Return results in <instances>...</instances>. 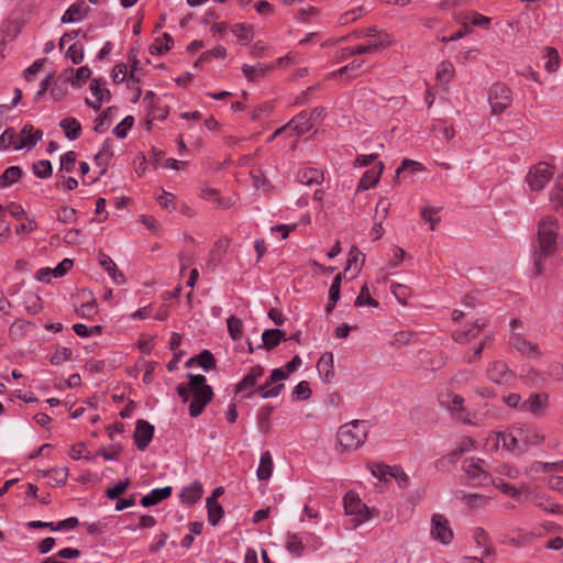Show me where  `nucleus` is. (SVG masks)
<instances>
[{
  "label": "nucleus",
  "mask_w": 563,
  "mask_h": 563,
  "mask_svg": "<svg viewBox=\"0 0 563 563\" xmlns=\"http://www.w3.org/2000/svg\"><path fill=\"white\" fill-rule=\"evenodd\" d=\"M187 377L189 379L188 384H179L177 386V394L184 401L189 399L190 394L192 395L189 413L196 418L202 413L205 407L211 401L213 391L211 386L207 384L203 375L189 373Z\"/></svg>",
  "instance_id": "nucleus-1"
},
{
  "label": "nucleus",
  "mask_w": 563,
  "mask_h": 563,
  "mask_svg": "<svg viewBox=\"0 0 563 563\" xmlns=\"http://www.w3.org/2000/svg\"><path fill=\"white\" fill-rule=\"evenodd\" d=\"M369 428L365 421L354 420L350 423H345L339 428L338 442L339 445L345 452H352L357 450L364 444Z\"/></svg>",
  "instance_id": "nucleus-2"
},
{
  "label": "nucleus",
  "mask_w": 563,
  "mask_h": 563,
  "mask_svg": "<svg viewBox=\"0 0 563 563\" xmlns=\"http://www.w3.org/2000/svg\"><path fill=\"white\" fill-rule=\"evenodd\" d=\"M343 507L346 516H354V527H358L372 517L368 507L362 503L358 495L352 490L345 494L343 498Z\"/></svg>",
  "instance_id": "nucleus-3"
},
{
  "label": "nucleus",
  "mask_w": 563,
  "mask_h": 563,
  "mask_svg": "<svg viewBox=\"0 0 563 563\" xmlns=\"http://www.w3.org/2000/svg\"><path fill=\"white\" fill-rule=\"evenodd\" d=\"M553 167L550 164L539 162L529 169L526 176V184L532 191H540L544 189L547 184L553 177Z\"/></svg>",
  "instance_id": "nucleus-4"
},
{
  "label": "nucleus",
  "mask_w": 563,
  "mask_h": 563,
  "mask_svg": "<svg viewBox=\"0 0 563 563\" xmlns=\"http://www.w3.org/2000/svg\"><path fill=\"white\" fill-rule=\"evenodd\" d=\"M441 406L445 407L452 417L466 424H471V413L464 408V398L460 395L446 393L440 397Z\"/></svg>",
  "instance_id": "nucleus-5"
},
{
  "label": "nucleus",
  "mask_w": 563,
  "mask_h": 563,
  "mask_svg": "<svg viewBox=\"0 0 563 563\" xmlns=\"http://www.w3.org/2000/svg\"><path fill=\"white\" fill-rule=\"evenodd\" d=\"M511 91L504 84H495L488 92V102L493 113L499 114L511 104Z\"/></svg>",
  "instance_id": "nucleus-6"
},
{
  "label": "nucleus",
  "mask_w": 563,
  "mask_h": 563,
  "mask_svg": "<svg viewBox=\"0 0 563 563\" xmlns=\"http://www.w3.org/2000/svg\"><path fill=\"white\" fill-rule=\"evenodd\" d=\"M559 222L552 216H547L538 223L540 246H555L558 242Z\"/></svg>",
  "instance_id": "nucleus-7"
},
{
  "label": "nucleus",
  "mask_w": 563,
  "mask_h": 563,
  "mask_svg": "<svg viewBox=\"0 0 563 563\" xmlns=\"http://www.w3.org/2000/svg\"><path fill=\"white\" fill-rule=\"evenodd\" d=\"M264 367L262 365H254L252 366L249 372L244 375V377L235 385V393H244L247 391L245 395L246 398L253 397L255 394H258V390L256 388V385L258 380L264 375Z\"/></svg>",
  "instance_id": "nucleus-8"
},
{
  "label": "nucleus",
  "mask_w": 563,
  "mask_h": 563,
  "mask_svg": "<svg viewBox=\"0 0 563 563\" xmlns=\"http://www.w3.org/2000/svg\"><path fill=\"white\" fill-rule=\"evenodd\" d=\"M430 534L433 540L439 541L442 544L446 545L452 542L454 534L450 527V522L444 515L434 514L431 517Z\"/></svg>",
  "instance_id": "nucleus-9"
},
{
  "label": "nucleus",
  "mask_w": 563,
  "mask_h": 563,
  "mask_svg": "<svg viewBox=\"0 0 563 563\" xmlns=\"http://www.w3.org/2000/svg\"><path fill=\"white\" fill-rule=\"evenodd\" d=\"M287 378V373H284L282 368H275L272 371L269 377L266 379V382L257 387L258 394L262 398H275L279 396L282 390L284 389V384H276L272 386L275 383H278L280 380H284Z\"/></svg>",
  "instance_id": "nucleus-10"
},
{
  "label": "nucleus",
  "mask_w": 563,
  "mask_h": 563,
  "mask_svg": "<svg viewBox=\"0 0 563 563\" xmlns=\"http://www.w3.org/2000/svg\"><path fill=\"white\" fill-rule=\"evenodd\" d=\"M311 128V117L308 115L306 112H300L298 115L294 117L287 124L277 129L271 136V140H273L276 135L283 132H294L296 136H300L308 132Z\"/></svg>",
  "instance_id": "nucleus-11"
},
{
  "label": "nucleus",
  "mask_w": 563,
  "mask_h": 563,
  "mask_svg": "<svg viewBox=\"0 0 563 563\" xmlns=\"http://www.w3.org/2000/svg\"><path fill=\"white\" fill-rule=\"evenodd\" d=\"M486 375L489 380L499 385L509 384L515 377V374L503 361H494L489 363Z\"/></svg>",
  "instance_id": "nucleus-12"
},
{
  "label": "nucleus",
  "mask_w": 563,
  "mask_h": 563,
  "mask_svg": "<svg viewBox=\"0 0 563 563\" xmlns=\"http://www.w3.org/2000/svg\"><path fill=\"white\" fill-rule=\"evenodd\" d=\"M463 470L471 479L479 484L489 478L486 462L482 459L472 457L466 460L463 464Z\"/></svg>",
  "instance_id": "nucleus-13"
},
{
  "label": "nucleus",
  "mask_w": 563,
  "mask_h": 563,
  "mask_svg": "<svg viewBox=\"0 0 563 563\" xmlns=\"http://www.w3.org/2000/svg\"><path fill=\"white\" fill-rule=\"evenodd\" d=\"M549 395L547 393H533L525 400L523 412H530L534 417H541L548 407Z\"/></svg>",
  "instance_id": "nucleus-14"
},
{
  "label": "nucleus",
  "mask_w": 563,
  "mask_h": 563,
  "mask_svg": "<svg viewBox=\"0 0 563 563\" xmlns=\"http://www.w3.org/2000/svg\"><path fill=\"white\" fill-rule=\"evenodd\" d=\"M90 8L84 2L78 1L68 7L62 15V23H79L86 20L90 14Z\"/></svg>",
  "instance_id": "nucleus-15"
},
{
  "label": "nucleus",
  "mask_w": 563,
  "mask_h": 563,
  "mask_svg": "<svg viewBox=\"0 0 563 563\" xmlns=\"http://www.w3.org/2000/svg\"><path fill=\"white\" fill-rule=\"evenodd\" d=\"M33 147L34 142H29L26 144L19 143V135L12 128L4 130L0 136L1 151H20L23 148L31 150Z\"/></svg>",
  "instance_id": "nucleus-16"
},
{
  "label": "nucleus",
  "mask_w": 563,
  "mask_h": 563,
  "mask_svg": "<svg viewBox=\"0 0 563 563\" xmlns=\"http://www.w3.org/2000/svg\"><path fill=\"white\" fill-rule=\"evenodd\" d=\"M154 435V427L145 421L139 420L134 431V441L139 450L144 451L151 443Z\"/></svg>",
  "instance_id": "nucleus-17"
},
{
  "label": "nucleus",
  "mask_w": 563,
  "mask_h": 563,
  "mask_svg": "<svg viewBox=\"0 0 563 563\" xmlns=\"http://www.w3.org/2000/svg\"><path fill=\"white\" fill-rule=\"evenodd\" d=\"M510 345L523 355L540 356L538 344L527 341L522 335L512 333L509 338Z\"/></svg>",
  "instance_id": "nucleus-18"
},
{
  "label": "nucleus",
  "mask_w": 563,
  "mask_h": 563,
  "mask_svg": "<svg viewBox=\"0 0 563 563\" xmlns=\"http://www.w3.org/2000/svg\"><path fill=\"white\" fill-rule=\"evenodd\" d=\"M384 170V164L378 162L371 169H367L361 177L357 190H368L377 185Z\"/></svg>",
  "instance_id": "nucleus-19"
},
{
  "label": "nucleus",
  "mask_w": 563,
  "mask_h": 563,
  "mask_svg": "<svg viewBox=\"0 0 563 563\" xmlns=\"http://www.w3.org/2000/svg\"><path fill=\"white\" fill-rule=\"evenodd\" d=\"M530 500L534 506L549 514H563V506L554 503L552 498L543 493H532Z\"/></svg>",
  "instance_id": "nucleus-20"
},
{
  "label": "nucleus",
  "mask_w": 563,
  "mask_h": 563,
  "mask_svg": "<svg viewBox=\"0 0 563 563\" xmlns=\"http://www.w3.org/2000/svg\"><path fill=\"white\" fill-rule=\"evenodd\" d=\"M297 179L300 184L311 187L321 185L324 180L323 172L314 167H305L299 169Z\"/></svg>",
  "instance_id": "nucleus-21"
},
{
  "label": "nucleus",
  "mask_w": 563,
  "mask_h": 563,
  "mask_svg": "<svg viewBox=\"0 0 563 563\" xmlns=\"http://www.w3.org/2000/svg\"><path fill=\"white\" fill-rule=\"evenodd\" d=\"M272 69L267 64L257 63L255 65L243 64L241 67L242 74L249 82H256L264 78Z\"/></svg>",
  "instance_id": "nucleus-22"
},
{
  "label": "nucleus",
  "mask_w": 563,
  "mask_h": 563,
  "mask_svg": "<svg viewBox=\"0 0 563 563\" xmlns=\"http://www.w3.org/2000/svg\"><path fill=\"white\" fill-rule=\"evenodd\" d=\"M364 262L365 255L360 251V249H351L347 255L344 274H350V278L356 277Z\"/></svg>",
  "instance_id": "nucleus-23"
},
{
  "label": "nucleus",
  "mask_w": 563,
  "mask_h": 563,
  "mask_svg": "<svg viewBox=\"0 0 563 563\" xmlns=\"http://www.w3.org/2000/svg\"><path fill=\"white\" fill-rule=\"evenodd\" d=\"M486 320L478 319L475 323L471 324L466 330L455 331L453 339L457 343H466L478 336L482 329L486 327Z\"/></svg>",
  "instance_id": "nucleus-24"
},
{
  "label": "nucleus",
  "mask_w": 563,
  "mask_h": 563,
  "mask_svg": "<svg viewBox=\"0 0 563 563\" xmlns=\"http://www.w3.org/2000/svg\"><path fill=\"white\" fill-rule=\"evenodd\" d=\"M503 442V446L508 451L523 452L525 448L521 444L520 437L518 435V429L510 432H500L496 434V445Z\"/></svg>",
  "instance_id": "nucleus-25"
},
{
  "label": "nucleus",
  "mask_w": 563,
  "mask_h": 563,
  "mask_svg": "<svg viewBox=\"0 0 563 563\" xmlns=\"http://www.w3.org/2000/svg\"><path fill=\"white\" fill-rule=\"evenodd\" d=\"M202 494V485L199 482H194L183 487V489L179 493V499L183 504L191 506L201 498Z\"/></svg>",
  "instance_id": "nucleus-26"
},
{
  "label": "nucleus",
  "mask_w": 563,
  "mask_h": 563,
  "mask_svg": "<svg viewBox=\"0 0 563 563\" xmlns=\"http://www.w3.org/2000/svg\"><path fill=\"white\" fill-rule=\"evenodd\" d=\"M317 369L324 382H331L334 377V362L332 353H324L321 355L317 363Z\"/></svg>",
  "instance_id": "nucleus-27"
},
{
  "label": "nucleus",
  "mask_w": 563,
  "mask_h": 563,
  "mask_svg": "<svg viewBox=\"0 0 563 563\" xmlns=\"http://www.w3.org/2000/svg\"><path fill=\"white\" fill-rule=\"evenodd\" d=\"M59 126L69 141L77 140L81 134V124L76 118L67 117L60 120Z\"/></svg>",
  "instance_id": "nucleus-28"
},
{
  "label": "nucleus",
  "mask_w": 563,
  "mask_h": 563,
  "mask_svg": "<svg viewBox=\"0 0 563 563\" xmlns=\"http://www.w3.org/2000/svg\"><path fill=\"white\" fill-rule=\"evenodd\" d=\"M274 470V462L269 451L262 453L260 464L256 471V476L260 481H267Z\"/></svg>",
  "instance_id": "nucleus-29"
},
{
  "label": "nucleus",
  "mask_w": 563,
  "mask_h": 563,
  "mask_svg": "<svg viewBox=\"0 0 563 563\" xmlns=\"http://www.w3.org/2000/svg\"><path fill=\"white\" fill-rule=\"evenodd\" d=\"M100 265L108 272L109 276L113 279L115 284H123L125 278L123 274L117 268L115 263L112 258L103 253L99 254Z\"/></svg>",
  "instance_id": "nucleus-30"
},
{
  "label": "nucleus",
  "mask_w": 563,
  "mask_h": 563,
  "mask_svg": "<svg viewBox=\"0 0 563 563\" xmlns=\"http://www.w3.org/2000/svg\"><path fill=\"white\" fill-rule=\"evenodd\" d=\"M172 495V487L166 486L163 488H155L148 495L141 499L143 507H150L158 504L159 501L168 498Z\"/></svg>",
  "instance_id": "nucleus-31"
},
{
  "label": "nucleus",
  "mask_w": 563,
  "mask_h": 563,
  "mask_svg": "<svg viewBox=\"0 0 563 563\" xmlns=\"http://www.w3.org/2000/svg\"><path fill=\"white\" fill-rule=\"evenodd\" d=\"M282 340H285V332L279 329L265 330L262 334V345L267 350H272L279 344Z\"/></svg>",
  "instance_id": "nucleus-32"
},
{
  "label": "nucleus",
  "mask_w": 563,
  "mask_h": 563,
  "mask_svg": "<svg viewBox=\"0 0 563 563\" xmlns=\"http://www.w3.org/2000/svg\"><path fill=\"white\" fill-rule=\"evenodd\" d=\"M550 201L555 210L563 209V174L558 176L550 192Z\"/></svg>",
  "instance_id": "nucleus-33"
},
{
  "label": "nucleus",
  "mask_w": 563,
  "mask_h": 563,
  "mask_svg": "<svg viewBox=\"0 0 563 563\" xmlns=\"http://www.w3.org/2000/svg\"><path fill=\"white\" fill-rule=\"evenodd\" d=\"M231 31L242 45H247L254 36L253 27L246 23H236L232 26Z\"/></svg>",
  "instance_id": "nucleus-34"
},
{
  "label": "nucleus",
  "mask_w": 563,
  "mask_h": 563,
  "mask_svg": "<svg viewBox=\"0 0 563 563\" xmlns=\"http://www.w3.org/2000/svg\"><path fill=\"white\" fill-rule=\"evenodd\" d=\"M286 549L292 556L298 558L303 554L306 545L298 534L289 532L286 537Z\"/></svg>",
  "instance_id": "nucleus-35"
},
{
  "label": "nucleus",
  "mask_w": 563,
  "mask_h": 563,
  "mask_svg": "<svg viewBox=\"0 0 563 563\" xmlns=\"http://www.w3.org/2000/svg\"><path fill=\"white\" fill-rule=\"evenodd\" d=\"M455 73L454 66L450 60L441 62L437 67L435 77L441 85H448Z\"/></svg>",
  "instance_id": "nucleus-36"
},
{
  "label": "nucleus",
  "mask_w": 563,
  "mask_h": 563,
  "mask_svg": "<svg viewBox=\"0 0 563 563\" xmlns=\"http://www.w3.org/2000/svg\"><path fill=\"white\" fill-rule=\"evenodd\" d=\"M22 176V169L19 166L8 167L0 176V188L4 189L15 184Z\"/></svg>",
  "instance_id": "nucleus-37"
},
{
  "label": "nucleus",
  "mask_w": 563,
  "mask_h": 563,
  "mask_svg": "<svg viewBox=\"0 0 563 563\" xmlns=\"http://www.w3.org/2000/svg\"><path fill=\"white\" fill-rule=\"evenodd\" d=\"M194 363H198L206 371L216 366V360L209 350H203L199 355L191 357L187 361L186 365L191 366Z\"/></svg>",
  "instance_id": "nucleus-38"
},
{
  "label": "nucleus",
  "mask_w": 563,
  "mask_h": 563,
  "mask_svg": "<svg viewBox=\"0 0 563 563\" xmlns=\"http://www.w3.org/2000/svg\"><path fill=\"white\" fill-rule=\"evenodd\" d=\"M43 132L38 129H35L31 124H26L21 130V133L19 135V143L26 144L29 142H34V146L37 144V142L42 139Z\"/></svg>",
  "instance_id": "nucleus-39"
},
{
  "label": "nucleus",
  "mask_w": 563,
  "mask_h": 563,
  "mask_svg": "<svg viewBox=\"0 0 563 563\" xmlns=\"http://www.w3.org/2000/svg\"><path fill=\"white\" fill-rule=\"evenodd\" d=\"M521 444L526 449L528 445H538L543 442V435L531 429H518Z\"/></svg>",
  "instance_id": "nucleus-40"
},
{
  "label": "nucleus",
  "mask_w": 563,
  "mask_h": 563,
  "mask_svg": "<svg viewBox=\"0 0 563 563\" xmlns=\"http://www.w3.org/2000/svg\"><path fill=\"white\" fill-rule=\"evenodd\" d=\"M474 540L478 547H483V556H493L496 554L495 549L488 544V534L483 528H476L474 531Z\"/></svg>",
  "instance_id": "nucleus-41"
},
{
  "label": "nucleus",
  "mask_w": 563,
  "mask_h": 563,
  "mask_svg": "<svg viewBox=\"0 0 563 563\" xmlns=\"http://www.w3.org/2000/svg\"><path fill=\"white\" fill-rule=\"evenodd\" d=\"M208 520L210 525L216 526L223 517V508L221 505L213 500V498H207Z\"/></svg>",
  "instance_id": "nucleus-42"
},
{
  "label": "nucleus",
  "mask_w": 563,
  "mask_h": 563,
  "mask_svg": "<svg viewBox=\"0 0 563 563\" xmlns=\"http://www.w3.org/2000/svg\"><path fill=\"white\" fill-rule=\"evenodd\" d=\"M114 110L113 107H109L107 108L106 110H103L95 120V126H93V130L96 133L98 134H102L104 133L110 124H111V119H110V113Z\"/></svg>",
  "instance_id": "nucleus-43"
},
{
  "label": "nucleus",
  "mask_w": 563,
  "mask_h": 563,
  "mask_svg": "<svg viewBox=\"0 0 563 563\" xmlns=\"http://www.w3.org/2000/svg\"><path fill=\"white\" fill-rule=\"evenodd\" d=\"M553 251L554 249H536L532 258L537 274H541L544 262L553 256Z\"/></svg>",
  "instance_id": "nucleus-44"
},
{
  "label": "nucleus",
  "mask_w": 563,
  "mask_h": 563,
  "mask_svg": "<svg viewBox=\"0 0 563 563\" xmlns=\"http://www.w3.org/2000/svg\"><path fill=\"white\" fill-rule=\"evenodd\" d=\"M89 90L95 98H100L106 101L111 100V93L109 89L103 87L102 79L92 78L89 85Z\"/></svg>",
  "instance_id": "nucleus-45"
},
{
  "label": "nucleus",
  "mask_w": 563,
  "mask_h": 563,
  "mask_svg": "<svg viewBox=\"0 0 563 563\" xmlns=\"http://www.w3.org/2000/svg\"><path fill=\"white\" fill-rule=\"evenodd\" d=\"M355 306L356 307L369 306V307L376 308L379 306V302L376 299L372 298L368 286L364 285L361 288L360 294L355 299Z\"/></svg>",
  "instance_id": "nucleus-46"
},
{
  "label": "nucleus",
  "mask_w": 563,
  "mask_h": 563,
  "mask_svg": "<svg viewBox=\"0 0 563 563\" xmlns=\"http://www.w3.org/2000/svg\"><path fill=\"white\" fill-rule=\"evenodd\" d=\"M543 57L545 58V69L549 73H554L560 65V57L558 51L553 47H547Z\"/></svg>",
  "instance_id": "nucleus-47"
},
{
  "label": "nucleus",
  "mask_w": 563,
  "mask_h": 563,
  "mask_svg": "<svg viewBox=\"0 0 563 563\" xmlns=\"http://www.w3.org/2000/svg\"><path fill=\"white\" fill-rule=\"evenodd\" d=\"M48 484L51 486H63L68 478V468L66 467H54L52 474L48 477Z\"/></svg>",
  "instance_id": "nucleus-48"
},
{
  "label": "nucleus",
  "mask_w": 563,
  "mask_h": 563,
  "mask_svg": "<svg viewBox=\"0 0 563 563\" xmlns=\"http://www.w3.org/2000/svg\"><path fill=\"white\" fill-rule=\"evenodd\" d=\"M364 14H365L364 8L363 7H356V8H353L351 10L344 12L343 14H341L339 16L338 23L340 25H346L349 23H352V22L358 20Z\"/></svg>",
  "instance_id": "nucleus-49"
},
{
  "label": "nucleus",
  "mask_w": 563,
  "mask_h": 563,
  "mask_svg": "<svg viewBox=\"0 0 563 563\" xmlns=\"http://www.w3.org/2000/svg\"><path fill=\"white\" fill-rule=\"evenodd\" d=\"M66 57L69 58L73 64L78 65L84 60L85 51L84 46L80 43H74L69 45L66 51Z\"/></svg>",
  "instance_id": "nucleus-50"
},
{
  "label": "nucleus",
  "mask_w": 563,
  "mask_h": 563,
  "mask_svg": "<svg viewBox=\"0 0 563 563\" xmlns=\"http://www.w3.org/2000/svg\"><path fill=\"white\" fill-rule=\"evenodd\" d=\"M134 119L132 115H126L124 119L121 120L120 123H118L113 129V134L118 139H124L126 137L129 131L133 126Z\"/></svg>",
  "instance_id": "nucleus-51"
},
{
  "label": "nucleus",
  "mask_w": 563,
  "mask_h": 563,
  "mask_svg": "<svg viewBox=\"0 0 563 563\" xmlns=\"http://www.w3.org/2000/svg\"><path fill=\"white\" fill-rule=\"evenodd\" d=\"M426 167L422 163L413 161V159H404L400 164V166L397 168L396 173L397 175H400L404 172H410V173H421L424 172Z\"/></svg>",
  "instance_id": "nucleus-52"
},
{
  "label": "nucleus",
  "mask_w": 563,
  "mask_h": 563,
  "mask_svg": "<svg viewBox=\"0 0 563 563\" xmlns=\"http://www.w3.org/2000/svg\"><path fill=\"white\" fill-rule=\"evenodd\" d=\"M227 324L230 336L234 341L240 340L243 334L242 321L239 318L232 316L228 319Z\"/></svg>",
  "instance_id": "nucleus-53"
},
{
  "label": "nucleus",
  "mask_w": 563,
  "mask_h": 563,
  "mask_svg": "<svg viewBox=\"0 0 563 563\" xmlns=\"http://www.w3.org/2000/svg\"><path fill=\"white\" fill-rule=\"evenodd\" d=\"M433 131L445 141H449L454 136V129L452 125H449L446 122L441 120L434 122Z\"/></svg>",
  "instance_id": "nucleus-54"
},
{
  "label": "nucleus",
  "mask_w": 563,
  "mask_h": 563,
  "mask_svg": "<svg viewBox=\"0 0 563 563\" xmlns=\"http://www.w3.org/2000/svg\"><path fill=\"white\" fill-rule=\"evenodd\" d=\"M52 164L47 159H42L33 165V173L38 178H48L52 175Z\"/></svg>",
  "instance_id": "nucleus-55"
},
{
  "label": "nucleus",
  "mask_w": 563,
  "mask_h": 563,
  "mask_svg": "<svg viewBox=\"0 0 563 563\" xmlns=\"http://www.w3.org/2000/svg\"><path fill=\"white\" fill-rule=\"evenodd\" d=\"M456 497L461 499L465 505L468 507H479L485 498L482 495L478 494H466L465 492H457Z\"/></svg>",
  "instance_id": "nucleus-56"
},
{
  "label": "nucleus",
  "mask_w": 563,
  "mask_h": 563,
  "mask_svg": "<svg viewBox=\"0 0 563 563\" xmlns=\"http://www.w3.org/2000/svg\"><path fill=\"white\" fill-rule=\"evenodd\" d=\"M296 224H278L271 227V235L277 241L286 239L291 231L296 229Z\"/></svg>",
  "instance_id": "nucleus-57"
},
{
  "label": "nucleus",
  "mask_w": 563,
  "mask_h": 563,
  "mask_svg": "<svg viewBox=\"0 0 563 563\" xmlns=\"http://www.w3.org/2000/svg\"><path fill=\"white\" fill-rule=\"evenodd\" d=\"M466 20L473 25L481 29H488L490 24V18L485 16L476 11H472L466 14Z\"/></svg>",
  "instance_id": "nucleus-58"
},
{
  "label": "nucleus",
  "mask_w": 563,
  "mask_h": 563,
  "mask_svg": "<svg viewBox=\"0 0 563 563\" xmlns=\"http://www.w3.org/2000/svg\"><path fill=\"white\" fill-rule=\"evenodd\" d=\"M362 64H363L362 62L354 60V62L341 67L340 69L329 74V78H333L336 76H343L345 74H351L354 77L360 71Z\"/></svg>",
  "instance_id": "nucleus-59"
},
{
  "label": "nucleus",
  "mask_w": 563,
  "mask_h": 563,
  "mask_svg": "<svg viewBox=\"0 0 563 563\" xmlns=\"http://www.w3.org/2000/svg\"><path fill=\"white\" fill-rule=\"evenodd\" d=\"M130 486V479L119 481L112 487L107 488L106 496L109 499H117L120 495L125 493Z\"/></svg>",
  "instance_id": "nucleus-60"
},
{
  "label": "nucleus",
  "mask_w": 563,
  "mask_h": 563,
  "mask_svg": "<svg viewBox=\"0 0 563 563\" xmlns=\"http://www.w3.org/2000/svg\"><path fill=\"white\" fill-rule=\"evenodd\" d=\"M74 266V262L70 258H64L56 267L51 268V277L60 278L64 277Z\"/></svg>",
  "instance_id": "nucleus-61"
},
{
  "label": "nucleus",
  "mask_w": 563,
  "mask_h": 563,
  "mask_svg": "<svg viewBox=\"0 0 563 563\" xmlns=\"http://www.w3.org/2000/svg\"><path fill=\"white\" fill-rule=\"evenodd\" d=\"M227 55V48L222 45H217L213 48L202 53L199 57V62H208L210 58H224Z\"/></svg>",
  "instance_id": "nucleus-62"
},
{
  "label": "nucleus",
  "mask_w": 563,
  "mask_h": 563,
  "mask_svg": "<svg viewBox=\"0 0 563 563\" xmlns=\"http://www.w3.org/2000/svg\"><path fill=\"white\" fill-rule=\"evenodd\" d=\"M311 389L308 382L302 380L298 383L292 390V397L299 400H306L310 397Z\"/></svg>",
  "instance_id": "nucleus-63"
},
{
  "label": "nucleus",
  "mask_w": 563,
  "mask_h": 563,
  "mask_svg": "<svg viewBox=\"0 0 563 563\" xmlns=\"http://www.w3.org/2000/svg\"><path fill=\"white\" fill-rule=\"evenodd\" d=\"M91 75V70L88 66H81L76 69L75 77L71 79L70 84L71 86H80L84 82H86Z\"/></svg>",
  "instance_id": "nucleus-64"
}]
</instances>
